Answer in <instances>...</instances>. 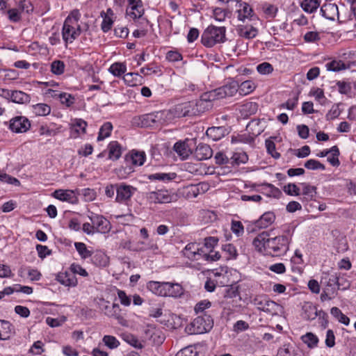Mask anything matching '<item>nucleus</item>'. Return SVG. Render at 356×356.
<instances>
[{
  "label": "nucleus",
  "instance_id": "obj_45",
  "mask_svg": "<svg viewBox=\"0 0 356 356\" xmlns=\"http://www.w3.org/2000/svg\"><path fill=\"white\" fill-rule=\"evenodd\" d=\"M325 67L327 70L332 72H339L346 68L345 63L341 60H332L326 63Z\"/></svg>",
  "mask_w": 356,
  "mask_h": 356
},
{
  "label": "nucleus",
  "instance_id": "obj_26",
  "mask_svg": "<svg viewBox=\"0 0 356 356\" xmlns=\"http://www.w3.org/2000/svg\"><path fill=\"white\" fill-rule=\"evenodd\" d=\"M199 251V245L195 243H191L186 245L183 250L184 255L191 260H198L196 257V252Z\"/></svg>",
  "mask_w": 356,
  "mask_h": 356
},
{
  "label": "nucleus",
  "instance_id": "obj_8",
  "mask_svg": "<svg viewBox=\"0 0 356 356\" xmlns=\"http://www.w3.org/2000/svg\"><path fill=\"white\" fill-rule=\"evenodd\" d=\"M8 129L13 133H25L31 128L29 120L22 115H17L11 118L9 122H5Z\"/></svg>",
  "mask_w": 356,
  "mask_h": 356
},
{
  "label": "nucleus",
  "instance_id": "obj_46",
  "mask_svg": "<svg viewBox=\"0 0 356 356\" xmlns=\"http://www.w3.org/2000/svg\"><path fill=\"white\" fill-rule=\"evenodd\" d=\"M33 111L37 115L44 116L50 113L51 108L46 104H38L33 106Z\"/></svg>",
  "mask_w": 356,
  "mask_h": 356
},
{
  "label": "nucleus",
  "instance_id": "obj_7",
  "mask_svg": "<svg viewBox=\"0 0 356 356\" xmlns=\"http://www.w3.org/2000/svg\"><path fill=\"white\" fill-rule=\"evenodd\" d=\"M146 197L150 203L167 204L177 200V195L168 190H157L146 194Z\"/></svg>",
  "mask_w": 356,
  "mask_h": 356
},
{
  "label": "nucleus",
  "instance_id": "obj_19",
  "mask_svg": "<svg viewBox=\"0 0 356 356\" xmlns=\"http://www.w3.org/2000/svg\"><path fill=\"white\" fill-rule=\"evenodd\" d=\"M321 13L325 18L333 21L339 15L338 6L335 3H325L321 8Z\"/></svg>",
  "mask_w": 356,
  "mask_h": 356
},
{
  "label": "nucleus",
  "instance_id": "obj_22",
  "mask_svg": "<svg viewBox=\"0 0 356 356\" xmlns=\"http://www.w3.org/2000/svg\"><path fill=\"white\" fill-rule=\"evenodd\" d=\"M7 95L15 103L26 104L30 102L29 95L20 90H7Z\"/></svg>",
  "mask_w": 356,
  "mask_h": 356
},
{
  "label": "nucleus",
  "instance_id": "obj_32",
  "mask_svg": "<svg viewBox=\"0 0 356 356\" xmlns=\"http://www.w3.org/2000/svg\"><path fill=\"white\" fill-rule=\"evenodd\" d=\"M320 6L318 0H303L300 6L306 13H312L315 12Z\"/></svg>",
  "mask_w": 356,
  "mask_h": 356
},
{
  "label": "nucleus",
  "instance_id": "obj_17",
  "mask_svg": "<svg viewBox=\"0 0 356 356\" xmlns=\"http://www.w3.org/2000/svg\"><path fill=\"white\" fill-rule=\"evenodd\" d=\"M154 126L158 127L171 122L172 115L169 110L159 111L153 113Z\"/></svg>",
  "mask_w": 356,
  "mask_h": 356
},
{
  "label": "nucleus",
  "instance_id": "obj_52",
  "mask_svg": "<svg viewBox=\"0 0 356 356\" xmlns=\"http://www.w3.org/2000/svg\"><path fill=\"white\" fill-rule=\"evenodd\" d=\"M102 341L105 346L110 349L116 348L120 345L119 341L115 337L111 335H105L103 337Z\"/></svg>",
  "mask_w": 356,
  "mask_h": 356
},
{
  "label": "nucleus",
  "instance_id": "obj_28",
  "mask_svg": "<svg viewBox=\"0 0 356 356\" xmlns=\"http://www.w3.org/2000/svg\"><path fill=\"white\" fill-rule=\"evenodd\" d=\"M301 185L302 186V195H304L302 201L308 202L313 200L316 195V187L307 183H302Z\"/></svg>",
  "mask_w": 356,
  "mask_h": 356
},
{
  "label": "nucleus",
  "instance_id": "obj_57",
  "mask_svg": "<svg viewBox=\"0 0 356 356\" xmlns=\"http://www.w3.org/2000/svg\"><path fill=\"white\" fill-rule=\"evenodd\" d=\"M223 251L227 254V259H236L238 256L237 250L233 244L227 243L222 246Z\"/></svg>",
  "mask_w": 356,
  "mask_h": 356
},
{
  "label": "nucleus",
  "instance_id": "obj_35",
  "mask_svg": "<svg viewBox=\"0 0 356 356\" xmlns=\"http://www.w3.org/2000/svg\"><path fill=\"white\" fill-rule=\"evenodd\" d=\"M185 190L188 198H195L198 196L201 191H204L203 184L189 185L186 187Z\"/></svg>",
  "mask_w": 356,
  "mask_h": 356
},
{
  "label": "nucleus",
  "instance_id": "obj_1",
  "mask_svg": "<svg viewBox=\"0 0 356 356\" xmlns=\"http://www.w3.org/2000/svg\"><path fill=\"white\" fill-rule=\"evenodd\" d=\"M291 241V237L287 235L270 237L268 232H263L254 239L253 245L265 255L280 257L289 250Z\"/></svg>",
  "mask_w": 356,
  "mask_h": 356
},
{
  "label": "nucleus",
  "instance_id": "obj_2",
  "mask_svg": "<svg viewBox=\"0 0 356 356\" xmlns=\"http://www.w3.org/2000/svg\"><path fill=\"white\" fill-rule=\"evenodd\" d=\"M80 17L79 10L75 9L65 19L62 29L63 39L65 42L72 43L80 35L81 31L78 24Z\"/></svg>",
  "mask_w": 356,
  "mask_h": 356
},
{
  "label": "nucleus",
  "instance_id": "obj_42",
  "mask_svg": "<svg viewBox=\"0 0 356 356\" xmlns=\"http://www.w3.org/2000/svg\"><path fill=\"white\" fill-rule=\"evenodd\" d=\"M216 89L210 91L209 92L204 93L200 99L198 101H202V106H205L206 109L209 106V105H205V104H208V102L215 100L216 99H222V97H220L218 94H217Z\"/></svg>",
  "mask_w": 356,
  "mask_h": 356
},
{
  "label": "nucleus",
  "instance_id": "obj_16",
  "mask_svg": "<svg viewBox=\"0 0 356 356\" xmlns=\"http://www.w3.org/2000/svg\"><path fill=\"white\" fill-rule=\"evenodd\" d=\"M213 155V150L207 144L200 143L195 148L194 156L198 161L207 160Z\"/></svg>",
  "mask_w": 356,
  "mask_h": 356
},
{
  "label": "nucleus",
  "instance_id": "obj_61",
  "mask_svg": "<svg viewBox=\"0 0 356 356\" xmlns=\"http://www.w3.org/2000/svg\"><path fill=\"white\" fill-rule=\"evenodd\" d=\"M8 15V19L13 22H18L21 19V13L19 9L12 8L8 10L7 12Z\"/></svg>",
  "mask_w": 356,
  "mask_h": 356
},
{
  "label": "nucleus",
  "instance_id": "obj_4",
  "mask_svg": "<svg viewBox=\"0 0 356 356\" xmlns=\"http://www.w3.org/2000/svg\"><path fill=\"white\" fill-rule=\"evenodd\" d=\"M225 26H209L202 33V43L207 47H211L217 43L224 42L226 40Z\"/></svg>",
  "mask_w": 356,
  "mask_h": 356
},
{
  "label": "nucleus",
  "instance_id": "obj_36",
  "mask_svg": "<svg viewBox=\"0 0 356 356\" xmlns=\"http://www.w3.org/2000/svg\"><path fill=\"white\" fill-rule=\"evenodd\" d=\"M112 130L113 125L110 122H106L104 123L103 125L99 129L97 136V140L102 141L104 140L106 138L110 136Z\"/></svg>",
  "mask_w": 356,
  "mask_h": 356
},
{
  "label": "nucleus",
  "instance_id": "obj_9",
  "mask_svg": "<svg viewBox=\"0 0 356 356\" xmlns=\"http://www.w3.org/2000/svg\"><path fill=\"white\" fill-rule=\"evenodd\" d=\"M100 309L105 315L116 319L119 324L127 325V322L121 313L119 305L113 303L111 305L109 302L103 300Z\"/></svg>",
  "mask_w": 356,
  "mask_h": 356
},
{
  "label": "nucleus",
  "instance_id": "obj_10",
  "mask_svg": "<svg viewBox=\"0 0 356 356\" xmlns=\"http://www.w3.org/2000/svg\"><path fill=\"white\" fill-rule=\"evenodd\" d=\"M129 5L126 10L127 17L134 20L143 19L145 13L141 0H127Z\"/></svg>",
  "mask_w": 356,
  "mask_h": 356
},
{
  "label": "nucleus",
  "instance_id": "obj_44",
  "mask_svg": "<svg viewBox=\"0 0 356 356\" xmlns=\"http://www.w3.org/2000/svg\"><path fill=\"white\" fill-rule=\"evenodd\" d=\"M74 246L82 259H86L92 256V252L87 249L85 243L76 242L74 243Z\"/></svg>",
  "mask_w": 356,
  "mask_h": 356
},
{
  "label": "nucleus",
  "instance_id": "obj_29",
  "mask_svg": "<svg viewBox=\"0 0 356 356\" xmlns=\"http://www.w3.org/2000/svg\"><path fill=\"white\" fill-rule=\"evenodd\" d=\"M176 177L177 174L175 172H156L148 175V179L149 180H159L163 182L172 181L175 179Z\"/></svg>",
  "mask_w": 356,
  "mask_h": 356
},
{
  "label": "nucleus",
  "instance_id": "obj_25",
  "mask_svg": "<svg viewBox=\"0 0 356 356\" xmlns=\"http://www.w3.org/2000/svg\"><path fill=\"white\" fill-rule=\"evenodd\" d=\"M165 282L149 281L147 289L156 296L164 297Z\"/></svg>",
  "mask_w": 356,
  "mask_h": 356
},
{
  "label": "nucleus",
  "instance_id": "obj_48",
  "mask_svg": "<svg viewBox=\"0 0 356 356\" xmlns=\"http://www.w3.org/2000/svg\"><path fill=\"white\" fill-rule=\"evenodd\" d=\"M175 356H200V353L194 346H187L180 350Z\"/></svg>",
  "mask_w": 356,
  "mask_h": 356
},
{
  "label": "nucleus",
  "instance_id": "obj_64",
  "mask_svg": "<svg viewBox=\"0 0 356 356\" xmlns=\"http://www.w3.org/2000/svg\"><path fill=\"white\" fill-rule=\"evenodd\" d=\"M216 163L218 165H224L229 163V159L222 152H218L214 156Z\"/></svg>",
  "mask_w": 356,
  "mask_h": 356
},
{
  "label": "nucleus",
  "instance_id": "obj_34",
  "mask_svg": "<svg viewBox=\"0 0 356 356\" xmlns=\"http://www.w3.org/2000/svg\"><path fill=\"white\" fill-rule=\"evenodd\" d=\"M127 71V66L123 63L116 62L113 63L109 69L108 72L112 74L114 76L119 77Z\"/></svg>",
  "mask_w": 356,
  "mask_h": 356
},
{
  "label": "nucleus",
  "instance_id": "obj_15",
  "mask_svg": "<svg viewBox=\"0 0 356 356\" xmlns=\"http://www.w3.org/2000/svg\"><path fill=\"white\" fill-rule=\"evenodd\" d=\"M164 297L179 298L184 293V289L178 283L165 282Z\"/></svg>",
  "mask_w": 356,
  "mask_h": 356
},
{
  "label": "nucleus",
  "instance_id": "obj_13",
  "mask_svg": "<svg viewBox=\"0 0 356 356\" xmlns=\"http://www.w3.org/2000/svg\"><path fill=\"white\" fill-rule=\"evenodd\" d=\"M77 193L79 191L75 190H63L58 189L56 190L53 196L63 202H67L70 204H76L79 202V199L77 197Z\"/></svg>",
  "mask_w": 356,
  "mask_h": 356
},
{
  "label": "nucleus",
  "instance_id": "obj_6",
  "mask_svg": "<svg viewBox=\"0 0 356 356\" xmlns=\"http://www.w3.org/2000/svg\"><path fill=\"white\" fill-rule=\"evenodd\" d=\"M253 303L257 309L270 316L278 315L281 312V306L275 302L270 300L266 296H259L254 298Z\"/></svg>",
  "mask_w": 356,
  "mask_h": 356
},
{
  "label": "nucleus",
  "instance_id": "obj_20",
  "mask_svg": "<svg viewBox=\"0 0 356 356\" xmlns=\"http://www.w3.org/2000/svg\"><path fill=\"white\" fill-rule=\"evenodd\" d=\"M188 140L178 141L173 147L175 152L181 158V159H186L188 156L192 154V151L189 145L188 144Z\"/></svg>",
  "mask_w": 356,
  "mask_h": 356
},
{
  "label": "nucleus",
  "instance_id": "obj_62",
  "mask_svg": "<svg viewBox=\"0 0 356 356\" xmlns=\"http://www.w3.org/2000/svg\"><path fill=\"white\" fill-rule=\"evenodd\" d=\"M141 124L143 127H154L153 113L143 115L141 117Z\"/></svg>",
  "mask_w": 356,
  "mask_h": 356
},
{
  "label": "nucleus",
  "instance_id": "obj_58",
  "mask_svg": "<svg viewBox=\"0 0 356 356\" xmlns=\"http://www.w3.org/2000/svg\"><path fill=\"white\" fill-rule=\"evenodd\" d=\"M107 257L102 252H97L92 257V261L95 265L104 266L107 264Z\"/></svg>",
  "mask_w": 356,
  "mask_h": 356
},
{
  "label": "nucleus",
  "instance_id": "obj_3",
  "mask_svg": "<svg viewBox=\"0 0 356 356\" xmlns=\"http://www.w3.org/2000/svg\"><path fill=\"white\" fill-rule=\"evenodd\" d=\"M205 110L206 107L202 106V101H196L177 104L169 109V111L172 115V120H173L175 118L197 115L204 112Z\"/></svg>",
  "mask_w": 356,
  "mask_h": 356
},
{
  "label": "nucleus",
  "instance_id": "obj_56",
  "mask_svg": "<svg viewBox=\"0 0 356 356\" xmlns=\"http://www.w3.org/2000/svg\"><path fill=\"white\" fill-rule=\"evenodd\" d=\"M257 34V29L253 26H251L248 30L246 28H241L239 29V35L247 39L254 38Z\"/></svg>",
  "mask_w": 356,
  "mask_h": 356
},
{
  "label": "nucleus",
  "instance_id": "obj_51",
  "mask_svg": "<svg viewBox=\"0 0 356 356\" xmlns=\"http://www.w3.org/2000/svg\"><path fill=\"white\" fill-rule=\"evenodd\" d=\"M229 13V11L221 8H216L213 10V17L218 22L225 21L226 17Z\"/></svg>",
  "mask_w": 356,
  "mask_h": 356
},
{
  "label": "nucleus",
  "instance_id": "obj_33",
  "mask_svg": "<svg viewBox=\"0 0 356 356\" xmlns=\"http://www.w3.org/2000/svg\"><path fill=\"white\" fill-rule=\"evenodd\" d=\"M256 88V86L252 81L248 80L238 84V92L240 95H247L251 93Z\"/></svg>",
  "mask_w": 356,
  "mask_h": 356
},
{
  "label": "nucleus",
  "instance_id": "obj_43",
  "mask_svg": "<svg viewBox=\"0 0 356 356\" xmlns=\"http://www.w3.org/2000/svg\"><path fill=\"white\" fill-rule=\"evenodd\" d=\"M277 356H298V353L293 346L289 344H284L277 351Z\"/></svg>",
  "mask_w": 356,
  "mask_h": 356
},
{
  "label": "nucleus",
  "instance_id": "obj_37",
  "mask_svg": "<svg viewBox=\"0 0 356 356\" xmlns=\"http://www.w3.org/2000/svg\"><path fill=\"white\" fill-rule=\"evenodd\" d=\"M87 127V122L82 119H76L75 120V122L72 124L71 131L72 136L74 138L77 137L79 129L81 130L82 133H86V129Z\"/></svg>",
  "mask_w": 356,
  "mask_h": 356
},
{
  "label": "nucleus",
  "instance_id": "obj_23",
  "mask_svg": "<svg viewBox=\"0 0 356 356\" xmlns=\"http://www.w3.org/2000/svg\"><path fill=\"white\" fill-rule=\"evenodd\" d=\"M275 219V216L273 212H266L255 222V226L259 229L266 228L273 223Z\"/></svg>",
  "mask_w": 356,
  "mask_h": 356
},
{
  "label": "nucleus",
  "instance_id": "obj_54",
  "mask_svg": "<svg viewBox=\"0 0 356 356\" xmlns=\"http://www.w3.org/2000/svg\"><path fill=\"white\" fill-rule=\"evenodd\" d=\"M305 167L309 170H324L325 166L320 161L314 159H309L305 163Z\"/></svg>",
  "mask_w": 356,
  "mask_h": 356
},
{
  "label": "nucleus",
  "instance_id": "obj_38",
  "mask_svg": "<svg viewBox=\"0 0 356 356\" xmlns=\"http://www.w3.org/2000/svg\"><path fill=\"white\" fill-rule=\"evenodd\" d=\"M301 339L309 348L316 347L318 343L317 336L312 332H307L305 335L302 336Z\"/></svg>",
  "mask_w": 356,
  "mask_h": 356
},
{
  "label": "nucleus",
  "instance_id": "obj_47",
  "mask_svg": "<svg viewBox=\"0 0 356 356\" xmlns=\"http://www.w3.org/2000/svg\"><path fill=\"white\" fill-rule=\"evenodd\" d=\"M17 8L19 9L21 14L23 13L29 14L33 10V6L29 0H22L19 2Z\"/></svg>",
  "mask_w": 356,
  "mask_h": 356
},
{
  "label": "nucleus",
  "instance_id": "obj_50",
  "mask_svg": "<svg viewBox=\"0 0 356 356\" xmlns=\"http://www.w3.org/2000/svg\"><path fill=\"white\" fill-rule=\"evenodd\" d=\"M141 76L137 72H129L124 74L123 79L126 83H128L130 86L136 85L140 81L138 79H141Z\"/></svg>",
  "mask_w": 356,
  "mask_h": 356
},
{
  "label": "nucleus",
  "instance_id": "obj_14",
  "mask_svg": "<svg viewBox=\"0 0 356 356\" xmlns=\"http://www.w3.org/2000/svg\"><path fill=\"white\" fill-rule=\"evenodd\" d=\"M238 90V83L232 79H229L226 84L216 88V92L220 97H232Z\"/></svg>",
  "mask_w": 356,
  "mask_h": 356
},
{
  "label": "nucleus",
  "instance_id": "obj_60",
  "mask_svg": "<svg viewBox=\"0 0 356 356\" xmlns=\"http://www.w3.org/2000/svg\"><path fill=\"white\" fill-rule=\"evenodd\" d=\"M338 90L341 94L348 95L351 92V86L349 83L339 81L337 82Z\"/></svg>",
  "mask_w": 356,
  "mask_h": 356
},
{
  "label": "nucleus",
  "instance_id": "obj_40",
  "mask_svg": "<svg viewBox=\"0 0 356 356\" xmlns=\"http://www.w3.org/2000/svg\"><path fill=\"white\" fill-rule=\"evenodd\" d=\"M76 191H79V193H77V196L83 195V199L86 202H91L96 198L97 193L94 189H91L89 188L83 189L76 188Z\"/></svg>",
  "mask_w": 356,
  "mask_h": 356
},
{
  "label": "nucleus",
  "instance_id": "obj_5",
  "mask_svg": "<svg viewBox=\"0 0 356 356\" xmlns=\"http://www.w3.org/2000/svg\"><path fill=\"white\" fill-rule=\"evenodd\" d=\"M213 325V321L210 315L204 314L193 319L185 330L188 334H200L209 332Z\"/></svg>",
  "mask_w": 356,
  "mask_h": 356
},
{
  "label": "nucleus",
  "instance_id": "obj_31",
  "mask_svg": "<svg viewBox=\"0 0 356 356\" xmlns=\"http://www.w3.org/2000/svg\"><path fill=\"white\" fill-rule=\"evenodd\" d=\"M11 324L4 320H0V340L8 339L12 333Z\"/></svg>",
  "mask_w": 356,
  "mask_h": 356
},
{
  "label": "nucleus",
  "instance_id": "obj_59",
  "mask_svg": "<svg viewBox=\"0 0 356 356\" xmlns=\"http://www.w3.org/2000/svg\"><path fill=\"white\" fill-rule=\"evenodd\" d=\"M283 191L289 195L298 196L300 194V188L295 184H288L284 186Z\"/></svg>",
  "mask_w": 356,
  "mask_h": 356
},
{
  "label": "nucleus",
  "instance_id": "obj_21",
  "mask_svg": "<svg viewBox=\"0 0 356 356\" xmlns=\"http://www.w3.org/2000/svg\"><path fill=\"white\" fill-rule=\"evenodd\" d=\"M125 161L127 163H131L136 166H140L145 161V154L143 152H132L125 156Z\"/></svg>",
  "mask_w": 356,
  "mask_h": 356
},
{
  "label": "nucleus",
  "instance_id": "obj_12",
  "mask_svg": "<svg viewBox=\"0 0 356 356\" xmlns=\"http://www.w3.org/2000/svg\"><path fill=\"white\" fill-rule=\"evenodd\" d=\"M88 218L91 223L93 224L96 232L106 234L110 232L111 229V223L103 216L92 213L91 216H88Z\"/></svg>",
  "mask_w": 356,
  "mask_h": 356
},
{
  "label": "nucleus",
  "instance_id": "obj_53",
  "mask_svg": "<svg viewBox=\"0 0 356 356\" xmlns=\"http://www.w3.org/2000/svg\"><path fill=\"white\" fill-rule=\"evenodd\" d=\"M265 145L266 147L267 152L272 156L274 159H279L280 154L276 152L275 144L270 139H266L265 141Z\"/></svg>",
  "mask_w": 356,
  "mask_h": 356
},
{
  "label": "nucleus",
  "instance_id": "obj_27",
  "mask_svg": "<svg viewBox=\"0 0 356 356\" xmlns=\"http://www.w3.org/2000/svg\"><path fill=\"white\" fill-rule=\"evenodd\" d=\"M226 129L223 127H213L207 129V135L213 140L217 141L224 137Z\"/></svg>",
  "mask_w": 356,
  "mask_h": 356
},
{
  "label": "nucleus",
  "instance_id": "obj_39",
  "mask_svg": "<svg viewBox=\"0 0 356 356\" xmlns=\"http://www.w3.org/2000/svg\"><path fill=\"white\" fill-rule=\"evenodd\" d=\"M54 97H58L62 104L65 105L67 107L71 106L75 102V97L71 94L67 92H60L55 94Z\"/></svg>",
  "mask_w": 356,
  "mask_h": 356
},
{
  "label": "nucleus",
  "instance_id": "obj_24",
  "mask_svg": "<svg viewBox=\"0 0 356 356\" xmlns=\"http://www.w3.org/2000/svg\"><path fill=\"white\" fill-rule=\"evenodd\" d=\"M108 159L116 161L120 159L122 153V148L118 141H111L108 145Z\"/></svg>",
  "mask_w": 356,
  "mask_h": 356
},
{
  "label": "nucleus",
  "instance_id": "obj_41",
  "mask_svg": "<svg viewBox=\"0 0 356 356\" xmlns=\"http://www.w3.org/2000/svg\"><path fill=\"white\" fill-rule=\"evenodd\" d=\"M229 160V163L238 165L241 163H245L248 160V157L245 152H236L233 154Z\"/></svg>",
  "mask_w": 356,
  "mask_h": 356
},
{
  "label": "nucleus",
  "instance_id": "obj_49",
  "mask_svg": "<svg viewBox=\"0 0 356 356\" xmlns=\"http://www.w3.org/2000/svg\"><path fill=\"white\" fill-rule=\"evenodd\" d=\"M262 10L266 17L274 18L276 16L278 9L274 5L266 3L262 6Z\"/></svg>",
  "mask_w": 356,
  "mask_h": 356
},
{
  "label": "nucleus",
  "instance_id": "obj_63",
  "mask_svg": "<svg viewBox=\"0 0 356 356\" xmlns=\"http://www.w3.org/2000/svg\"><path fill=\"white\" fill-rule=\"evenodd\" d=\"M257 71L261 74H268L273 72V67L272 65L268 63L264 62L259 64L257 67Z\"/></svg>",
  "mask_w": 356,
  "mask_h": 356
},
{
  "label": "nucleus",
  "instance_id": "obj_11",
  "mask_svg": "<svg viewBox=\"0 0 356 356\" xmlns=\"http://www.w3.org/2000/svg\"><path fill=\"white\" fill-rule=\"evenodd\" d=\"M136 191V188L132 186L124 183L117 184L115 200L120 203L129 200Z\"/></svg>",
  "mask_w": 356,
  "mask_h": 356
},
{
  "label": "nucleus",
  "instance_id": "obj_55",
  "mask_svg": "<svg viewBox=\"0 0 356 356\" xmlns=\"http://www.w3.org/2000/svg\"><path fill=\"white\" fill-rule=\"evenodd\" d=\"M65 64L61 60H54L51 65V71L56 75H60L64 72Z\"/></svg>",
  "mask_w": 356,
  "mask_h": 356
},
{
  "label": "nucleus",
  "instance_id": "obj_18",
  "mask_svg": "<svg viewBox=\"0 0 356 356\" xmlns=\"http://www.w3.org/2000/svg\"><path fill=\"white\" fill-rule=\"evenodd\" d=\"M56 280L65 286H76L78 283L75 275L68 272L59 273Z\"/></svg>",
  "mask_w": 356,
  "mask_h": 356
},
{
  "label": "nucleus",
  "instance_id": "obj_30",
  "mask_svg": "<svg viewBox=\"0 0 356 356\" xmlns=\"http://www.w3.org/2000/svg\"><path fill=\"white\" fill-rule=\"evenodd\" d=\"M243 8L238 10V19L244 22L245 19H252L253 16V10L248 3L243 2L241 3Z\"/></svg>",
  "mask_w": 356,
  "mask_h": 356
}]
</instances>
